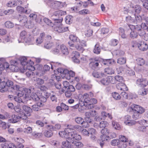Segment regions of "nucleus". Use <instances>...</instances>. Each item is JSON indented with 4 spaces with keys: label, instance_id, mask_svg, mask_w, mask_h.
I'll list each match as a JSON object with an SVG mask.
<instances>
[{
    "label": "nucleus",
    "instance_id": "nucleus-39",
    "mask_svg": "<svg viewBox=\"0 0 148 148\" xmlns=\"http://www.w3.org/2000/svg\"><path fill=\"white\" fill-rule=\"evenodd\" d=\"M130 36L132 38L134 39L136 38L138 36V34L136 30H132L130 33Z\"/></svg>",
    "mask_w": 148,
    "mask_h": 148
},
{
    "label": "nucleus",
    "instance_id": "nucleus-30",
    "mask_svg": "<svg viewBox=\"0 0 148 148\" xmlns=\"http://www.w3.org/2000/svg\"><path fill=\"white\" fill-rule=\"evenodd\" d=\"M53 20L54 22V23H53V27L57 26L58 25L62 24V23L63 21V19L62 18L59 19H55Z\"/></svg>",
    "mask_w": 148,
    "mask_h": 148
},
{
    "label": "nucleus",
    "instance_id": "nucleus-6",
    "mask_svg": "<svg viewBox=\"0 0 148 148\" xmlns=\"http://www.w3.org/2000/svg\"><path fill=\"white\" fill-rule=\"evenodd\" d=\"M54 31L58 33H63L69 30L68 27H64L62 24L58 25L53 27Z\"/></svg>",
    "mask_w": 148,
    "mask_h": 148
},
{
    "label": "nucleus",
    "instance_id": "nucleus-17",
    "mask_svg": "<svg viewBox=\"0 0 148 148\" xmlns=\"http://www.w3.org/2000/svg\"><path fill=\"white\" fill-rule=\"evenodd\" d=\"M20 120L19 116L12 115V119L8 120L9 122L10 123H15Z\"/></svg>",
    "mask_w": 148,
    "mask_h": 148
},
{
    "label": "nucleus",
    "instance_id": "nucleus-37",
    "mask_svg": "<svg viewBox=\"0 0 148 148\" xmlns=\"http://www.w3.org/2000/svg\"><path fill=\"white\" fill-rule=\"evenodd\" d=\"M117 63L120 64H123L126 63V60L125 58L121 57L118 58L117 61Z\"/></svg>",
    "mask_w": 148,
    "mask_h": 148
},
{
    "label": "nucleus",
    "instance_id": "nucleus-38",
    "mask_svg": "<svg viewBox=\"0 0 148 148\" xmlns=\"http://www.w3.org/2000/svg\"><path fill=\"white\" fill-rule=\"evenodd\" d=\"M112 124L115 129L116 130H120L121 129V126L117 122L112 120Z\"/></svg>",
    "mask_w": 148,
    "mask_h": 148
},
{
    "label": "nucleus",
    "instance_id": "nucleus-13",
    "mask_svg": "<svg viewBox=\"0 0 148 148\" xmlns=\"http://www.w3.org/2000/svg\"><path fill=\"white\" fill-rule=\"evenodd\" d=\"M86 46V44L84 43L83 45L82 44V42L79 41L78 43L75 45V47L76 50L80 52L81 53H82L84 50L83 46Z\"/></svg>",
    "mask_w": 148,
    "mask_h": 148
},
{
    "label": "nucleus",
    "instance_id": "nucleus-19",
    "mask_svg": "<svg viewBox=\"0 0 148 148\" xmlns=\"http://www.w3.org/2000/svg\"><path fill=\"white\" fill-rule=\"evenodd\" d=\"M92 75L95 77L97 78H101L104 75V73L103 72H98L95 71L92 73Z\"/></svg>",
    "mask_w": 148,
    "mask_h": 148
},
{
    "label": "nucleus",
    "instance_id": "nucleus-47",
    "mask_svg": "<svg viewBox=\"0 0 148 148\" xmlns=\"http://www.w3.org/2000/svg\"><path fill=\"white\" fill-rule=\"evenodd\" d=\"M5 27L9 28H11L14 27L13 23L9 21H6L5 23Z\"/></svg>",
    "mask_w": 148,
    "mask_h": 148
},
{
    "label": "nucleus",
    "instance_id": "nucleus-57",
    "mask_svg": "<svg viewBox=\"0 0 148 148\" xmlns=\"http://www.w3.org/2000/svg\"><path fill=\"white\" fill-rule=\"evenodd\" d=\"M27 60L26 58L24 57L23 58V60H21V64L23 66L24 70H25V69L26 66H27V64L28 63L26 61Z\"/></svg>",
    "mask_w": 148,
    "mask_h": 148
},
{
    "label": "nucleus",
    "instance_id": "nucleus-31",
    "mask_svg": "<svg viewBox=\"0 0 148 148\" xmlns=\"http://www.w3.org/2000/svg\"><path fill=\"white\" fill-rule=\"evenodd\" d=\"M48 126L49 127H51L50 129H52L53 131H56L57 130H59L61 127V125L58 123L55 124L54 126L52 125H48Z\"/></svg>",
    "mask_w": 148,
    "mask_h": 148
},
{
    "label": "nucleus",
    "instance_id": "nucleus-24",
    "mask_svg": "<svg viewBox=\"0 0 148 148\" xmlns=\"http://www.w3.org/2000/svg\"><path fill=\"white\" fill-rule=\"evenodd\" d=\"M138 33L140 36H144V39L145 40L148 41V34H146L143 30L140 29Z\"/></svg>",
    "mask_w": 148,
    "mask_h": 148
},
{
    "label": "nucleus",
    "instance_id": "nucleus-2",
    "mask_svg": "<svg viewBox=\"0 0 148 148\" xmlns=\"http://www.w3.org/2000/svg\"><path fill=\"white\" fill-rule=\"evenodd\" d=\"M100 82L101 84L106 86L110 84H114V80L113 78V76H110L101 79Z\"/></svg>",
    "mask_w": 148,
    "mask_h": 148
},
{
    "label": "nucleus",
    "instance_id": "nucleus-21",
    "mask_svg": "<svg viewBox=\"0 0 148 148\" xmlns=\"http://www.w3.org/2000/svg\"><path fill=\"white\" fill-rule=\"evenodd\" d=\"M43 106L42 103L39 102H37V104H35L32 106V110L34 111H38L39 110V108Z\"/></svg>",
    "mask_w": 148,
    "mask_h": 148
},
{
    "label": "nucleus",
    "instance_id": "nucleus-46",
    "mask_svg": "<svg viewBox=\"0 0 148 148\" xmlns=\"http://www.w3.org/2000/svg\"><path fill=\"white\" fill-rule=\"evenodd\" d=\"M17 10L21 13H25L26 14L27 13V10H25L24 8L20 6H18L16 7Z\"/></svg>",
    "mask_w": 148,
    "mask_h": 148
},
{
    "label": "nucleus",
    "instance_id": "nucleus-43",
    "mask_svg": "<svg viewBox=\"0 0 148 148\" xmlns=\"http://www.w3.org/2000/svg\"><path fill=\"white\" fill-rule=\"evenodd\" d=\"M96 112H86L85 113L86 118H90L96 115Z\"/></svg>",
    "mask_w": 148,
    "mask_h": 148
},
{
    "label": "nucleus",
    "instance_id": "nucleus-7",
    "mask_svg": "<svg viewBox=\"0 0 148 148\" xmlns=\"http://www.w3.org/2000/svg\"><path fill=\"white\" fill-rule=\"evenodd\" d=\"M136 84L141 88H145L147 85V79L142 78H138L136 80Z\"/></svg>",
    "mask_w": 148,
    "mask_h": 148
},
{
    "label": "nucleus",
    "instance_id": "nucleus-26",
    "mask_svg": "<svg viewBox=\"0 0 148 148\" xmlns=\"http://www.w3.org/2000/svg\"><path fill=\"white\" fill-rule=\"evenodd\" d=\"M42 134L41 133H38L36 132H33L31 134L32 137L34 139L39 138L41 137Z\"/></svg>",
    "mask_w": 148,
    "mask_h": 148
},
{
    "label": "nucleus",
    "instance_id": "nucleus-50",
    "mask_svg": "<svg viewBox=\"0 0 148 148\" xmlns=\"http://www.w3.org/2000/svg\"><path fill=\"white\" fill-rule=\"evenodd\" d=\"M137 64L140 66L143 65L145 63L144 60L141 58H138L136 60Z\"/></svg>",
    "mask_w": 148,
    "mask_h": 148
},
{
    "label": "nucleus",
    "instance_id": "nucleus-51",
    "mask_svg": "<svg viewBox=\"0 0 148 148\" xmlns=\"http://www.w3.org/2000/svg\"><path fill=\"white\" fill-rule=\"evenodd\" d=\"M67 127H69L70 128L71 130V131H72L74 130H79L81 128V127L78 125H75L74 126L71 125H68Z\"/></svg>",
    "mask_w": 148,
    "mask_h": 148
},
{
    "label": "nucleus",
    "instance_id": "nucleus-52",
    "mask_svg": "<svg viewBox=\"0 0 148 148\" xmlns=\"http://www.w3.org/2000/svg\"><path fill=\"white\" fill-rule=\"evenodd\" d=\"M108 125V123L106 121H102L100 122L99 127L100 128H105Z\"/></svg>",
    "mask_w": 148,
    "mask_h": 148
},
{
    "label": "nucleus",
    "instance_id": "nucleus-54",
    "mask_svg": "<svg viewBox=\"0 0 148 148\" xmlns=\"http://www.w3.org/2000/svg\"><path fill=\"white\" fill-rule=\"evenodd\" d=\"M113 78L114 80V84H116L117 82H121L123 79L122 77L119 75H116L114 77H113Z\"/></svg>",
    "mask_w": 148,
    "mask_h": 148
},
{
    "label": "nucleus",
    "instance_id": "nucleus-14",
    "mask_svg": "<svg viewBox=\"0 0 148 148\" xmlns=\"http://www.w3.org/2000/svg\"><path fill=\"white\" fill-rule=\"evenodd\" d=\"M116 87L118 90H120L127 91L128 90L126 85L122 83H120L117 84L116 85Z\"/></svg>",
    "mask_w": 148,
    "mask_h": 148
},
{
    "label": "nucleus",
    "instance_id": "nucleus-18",
    "mask_svg": "<svg viewBox=\"0 0 148 148\" xmlns=\"http://www.w3.org/2000/svg\"><path fill=\"white\" fill-rule=\"evenodd\" d=\"M71 143L70 141L68 140L66 141H63L62 143V148H71Z\"/></svg>",
    "mask_w": 148,
    "mask_h": 148
},
{
    "label": "nucleus",
    "instance_id": "nucleus-56",
    "mask_svg": "<svg viewBox=\"0 0 148 148\" xmlns=\"http://www.w3.org/2000/svg\"><path fill=\"white\" fill-rule=\"evenodd\" d=\"M9 67V65L8 63H5L4 65L0 63V71L3 70L5 68L6 69Z\"/></svg>",
    "mask_w": 148,
    "mask_h": 148
},
{
    "label": "nucleus",
    "instance_id": "nucleus-49",
    "mask_svg": "<svg viewBox=\"0 0 148 148\" xmlns=\"http://www.w3.org/2000/svg\"><path fill=\"white\" fill-rule=\"evenodd\" d=\"M78 13L81 15H85L90 14V11L87 9H83L79 11Z\"/></svg>",
    "mask_w": 148,
    "mask_h": 148
},
{
    "label": "nucleus",
    "instance_id": "nucleus-42",
    "mask_svg": "<svg viewBox=\"0 0 148 148\" xmlns=\"http://www.w3.org/2000/svg\"><path fill=\"white\" fill-rule=\"evenodd\" d=\"M75 121L76 123L78 124H81L83 125L84 123H86V122L84 121V119L80 117H78L76 118Z\"/></svg>",
    "mask_w": 148,
    "mask_h": 148
},
{
    "label": "nucleus",
    "instance_id": "nucleus-48",
    "mask_svg": "<svg viewBox=\"0 0 148 148\" xmlns=\"http://www.w3.org/2000/svg\"><path fill=\"white\" fill-rule=\"evenodd\" d=\"M138 122L142 126H144L146 127H148V121L143 119L138 121Z\"/></svg>",
    "mask_w": 148,
    "mask_h": 148
},
{
    "label": "nucleus",
    "instance_id": "nucleus-33",
    "mask_svg": "<svg viewBox=\"0 0 148 148\" xmlns=\"http://www.w3.org/2000/svg\"><path fill=\"white\" fill-rule=\"evenodd\" d=\"M119 138L120 141L128 142L129 145H131V143L129 142V140L125 136L123 135H120L119 136Z\"/></svg>",
    "mask_w": 148,
    "mask_h": 148
},
{
    "label": "nucleus",
    "instance_id": "nucleus-23",
    "mask_svg": "<svg viewBox=\"0 0 148 148\" xmlns=\"http://www.w3.org/2000/svg\"><path fill=\"white\" fill-rule=\"evenodd\" d=\"M93 52L95 53L96 54H99L100 53L101 49L99 43H97L95 45L93 50Z\"/></svg>",
    "mask_w": 148,
    "mask_h": 148
},
{
    "label": "nucleus",
    "instance_id": "nucleus-58",
    "mask_svg": "<svg viewBox=\"0 0 148 148\" xmlns=\"http://www.w3.org/2000/svg\"><path fill=\"white\" fill-rule=\"evenodd\" d=\"M73 145L75 146L76 148H78L81 147L83 146V144L80 142H77L76 141H74V143H72Z\"/></svg>",
    "mask_w": 148,
    "mask_h": 148
},
{
    "label": "nucleus",
    "instance_id": "nucleus-12",
    "mask_svg": "<svg viewBox=\"0 0 148 148\" xmlns=\"http://www.w3.org/2000/svg\"><path fill=\"white\" fill-rule=\"evenodd\" d=\"M46 128L47 129L44 132V136L47 138H50L52 136L53 134V131L52 129H50L51 127H49L47 125L46 126Z\"/></svg>",
    "mask_w": 148,
    "mask_h": 148
},
{
    "label": "nucleus",
    "instance_id": "nucleus-8",
    "mask_svg": "<svg viewBox=\"0 0 148 148\" xmlns=\"http://www.w3.org/2000/svg\"><path fill=\"white\" fill-rule=\"evenodd\" d=\"M62 71H61L60 72L63 73L65 74L64 77H66L67 79H69L71 77H73L75 75V73L72 71H69L66 69L64 70L62 69Z\"/></svg>",
    "mask_w": 148,
    "mask_h": 148
},
{
    "label": "nucleus",
    "instance_id": "nucleus-32",
    "mask_svg": "<svg viewBox=\"0 0 148 148\" xmlns=\"http://www.w3.org/2000/svg\"><path fill=\"white\" fill-rule=\"evenodd\" d=\"M83 97L84 99V101L86 103H88L90 101V99L89 95L86 93H84L83 95Z\"/></svg>",
    "mask_w": 148,
    "mask_h": 148
},
{
    "label": "nucleus",
    "instance_id": "nucleus-35",
    "mask_svg": "<svg viewBox=\"0 0 148 148\" xmlns=\"http://www.w3.org/2000/svg\"><path fill=\"white\" fill-rule=\"evenodd\" d=\"M56 42H45L44 44V47L47 49H50L52 48V49L53 46L55 44Z\"/></svg>",
    "mask_w": 148,
    "mask_h": 148
},
{
    "label": "nucleus",
    "instance_id": "nucleus-44",
    "mask_svg": "<svg viewBox=\"0 0 148 148\" xmlns=\"http://www.w3.org/2000/svg\"><path fill=\"white\" fill-rule=\"evenodd\" d=\"M128 75L132 76L135 73L134 71L129 68H126L125 73Z\"/></svg>",
    "mask_w": 148,
    "mask_h": 148
},
{
    "label": "nucleus",
    "instance_id": "nucleus-27",
    "mask_svg": "<svg viewBox=\"0 0 148 148\" xmlns=\"http://www.w3.org/2000/svg\"><path fill=\"white\" fill-rule=\"evenodd\" d=\"M143 112H134L132 118L135 119H137L140 117V115Z\"/></svg>",
    "mask_w": 148,
    "mask_h": 148
},
{
    "label": "nucleus",
    "instance_id": "nucleus-15",
    "mask_svg": "<svg viewBox=\"0 0 148 148\" xmlns=\"http://www.w3.org/2000/svg\"><path fill=\"white\" fill-rule=\"evenodd\" d=\"M61 45H60L56 42L53 46L52 51L54 54H57L59 53L60 51Z\"/></svg>",
    "mask_w": 148,
    "mask_h": 148
},
{
    "label": "nucleus",
    "instance_id": "nucleus-63",
    "mask_svg": "<svg viewBox=\"0 0 148 148\" xmlns=\"http://www.w3.org/2000/svg\"><path fill=\"white\" fill-rule=\"evenodd\" d=\"M35 69V68L34 66L28 64H27V66H26L25 70L33 71H34Z\"/></svg>",
    "mask_w": 148,
    "mask_h": 148
},
{
    "label": "nucleus",
    "instance_id": "nucleus-16",
    "mask_svg": "<svg viewBox=\"0 0 148 148\" xmlns=\"http://www.w3.org/2000/svg\"><path fill=\"white\" fill-rule=\"evenodd\" d=\"M28 95H29V97H29L30 100L32 99L36 102L39 100V97L35 93H31L30 92L28 93Z\"/></svg>",
    "mask_w": 148,
    "mask_h": 148
},
{
    "label": "nucleus",
    "instance_id": "nucleus-3",
    "mask_svg": "<svg viewBox=\"0 0 148 148\" xmlns=\"http://www.w3.org/2000/svg\"><path fill=\"white\" fill-rule=\"evenodd\" d=\"M69 134V138H70L69 139V140L71 143H73L74 141H75V140H78L81 139V136L75 131H71Z\"/></svg>",
    "mask_w": 148,
    "mask_h": 148
},
{
    "label": "nucleus",
    "instance_id": "nucleus-41",
    "mask_svg": "<svg viewBox=\"0 0 148 148\" xmlns=\"http://www.w3.org/2000/svg\"><path fill=\"white\" fill-rule=\"evenodd\" d=\"M32 129L30 127H28L25 128L23 130V132L26 134L32 133Z\"/></svg>",
    "mask_w": 148,
    "mask_h": 148
},
{
    "label": "nucleus",
    "instance_id": "nucleus-34",
    "mask_svg": "<svg viewBox=\"0 0 148 148\" xmlns=\"http://www.w3.org/2000/svg\"><path fill=\"white\" fill-rule=\"evenodd\" d=\"M69 38L73 42H78L79 41V38L75 35L71 34L69 36Z\"/></svg>",
    "mask_w": 148,
    "mask_h": 148
},
{
    "label": "nucleus",
    "instance_id": "nucleus-53",
    "mask_svg": "<svg viewBox=\"0 0 148 148\" xmlns=\"http://www.w3.org/2000/svg\"><path fill=\"white\" fill-rule=\"evenodd\" d=\"M127 142L120 141L118 147L120 148H125L127 146Z\"/></svg>",
    "mask_w": 148,
    "mask_h": 148
},
{
    "label": "nucleus",
    "instance_id": "nucleus-25",
    "mask_svg": "<svg viewBox=\"0 0 148 148\" xmlns=\"http://www.w3.org/2000/svg\"><path fill=\"white\" fill-rule=\"evenodd\" d=\"M60 51L63 54L66 55L69 53V51L67 48L63 45H61Z\"/></svg>",
    "mask_w": 148,
    "mask_h": 148
},
{
    "label": "nucleus",
    "instance_id": "nucleus-62",
    "mask_svg": "<svg viewBox=\"0 0 148 148\" xmlns=\"http://www.w3.org/2000/svg\"><path fill=\"white\" fill-rule=\"evenodd\" d=\"M17 4H16V2L14 1H11L8 2L7 4V5L8 7H14Z\"/></svg>",
    "mask_w": 148,
    "mask_h": 148
},
{
    "label": "nucleus",
    "instance_id": "nucleus-5",
    "mask_svg": "<svg viewBox=\"0 0 148 148\" xmlns=\"http://www.w3.org/2000/svg\"><path fill=\"white\" fill-rule=\"evenodd\" d=\"M21 88L19 89L20 90H18L17 95L19 97H22L23 98L28 97V93L30 92V90L26 88L22 89Z\"/></svg>",
    "mask_w": 148,
    "mask_h": 148
},
{
    "label": "nucleus",
    "instance_id": "nucleus-22",
    "mask_svg": "<svg viewBox=\"0 0 148 148\" xmlns=\"http://www.w3.org/2000/svg\"><path fill=\"white\" fill-rule=\"evenodd\" d=\"M148 92L147 88H142L139 89L138 91V94L140 95L144 96L147 94Z\"/></svg>",
    "mask_w": 148,
    "mask_h": 148
},
{
    "label": "nucleus",
    "instance_id": "nucleus-55",
    "mask_svg": "<svg viewBox=\"0 0 148 148\" xmlns=\"http://www.w3.org/2000/svg\"><path fill=\"white\" fill-rule=\"evenodd\" d=\"M112 96L116 100H118L121 98V97L119 94L116 92L112 93Z\"/></svg>",
    "mask_w": 148,
    "mask_h": 148
},
{
    "label": "nucleus",
    "instance_id": "nucleus-59",
    "mask_svg": "<svg viewBox=\"0 0 148 148\" xmlns=\"http://www.w3.org/2000/svg\"><path fill=\"white\" fill-rule=\"evenodd\" d=\"M89 134H90L91 135V136H90L91 138L94 139L95 136L93 135L95 134V130L93 128H91L89 129L88 130Z\"/></svg>",
    "mask_w": 148,
    "mask_h": 148
},
{
    "label": "nucleus",
    "instance_id": "nucleus-10",
    "mask_svg": "<svg viewBox=\"0 0 148 148\" xmlns=\"http://www.w3.org/2000/svg\"><path fill=\"white\" fill-rule=\"evenodd\" d=\"M128 110L132 111H143L144 110L143 108L140 106L134 104H132L131 107L128 108Z\"/></svg>",
    "mask_w": 148,
    "mask_h": 148
},
{
    "label": "nucleus",
    "instance_id": "nucleus-60",
    "mask_svg": "<svg viewBox=\"0 0 148 148\" xmlns=\"http://www.w3.org/2000/svg\"><path fill=\"white\" fill-rule=\"evenodd\" d=\"M120 140L117 139L113 140L111 142V145L113 146H117L118 147Z\"/></svg>",
    "mask_w": 148,
    "mask_h": 148
},
{
    "label": "nucleus",
    "instance_id": "nucleus-4",
    "mask_svg": "<svg viewBox=\"0 0 148 148\" xmlns=\"http://www.w3.org/2000/svg\"><path fill=\"white\" fill-rule=\"evenodd\" d=\"M67 128H66L64 131H60L59 133L60 136L62 137L69 140V133L71 131V130L69 127Z\"/></svg>",
    "mask_w": 148,
    "mask_h": 148
},
{
    "label": "nucleus",
    "instance_id": "nucleus-11",
    "mask_svg": "<svg viewBox=\"0 0 148 148\" xmlns=\"http://www.w3.org/2000/svg\"><path fill=\"white\" fill-rule=\"evenodd\" d=\"M138 46L140 50L145 51L148 49V45L144 41H141L138 43Z\"/></svg>",
    "mask_w": 148,
    "mask_h": 148
},
{
    "label": "nucleus",
    "instance_id": "nucleus-45",
    "mask_svg": "<svg viewBox=\"0 0 148 148\" xmlns=\"http://www.w3.org/2000/svg\"><path fill=\"white\" fill-rule=\"evenodd\" d=\"M18 20L20 22L25 24L27 21V17L25 16H20V17L18 18Z\"/></svg>",
    "mask_w": 148,
    "mask_h": 148
},
{
    "label": "nucleus",
    "instance_id": "nucleus-36",
    "mask_svg": "<svg viewBox=\"0 0 148 148\" xmlns=\"http://www.w3.org/2000/svg\"><path fill=\"white\" fill-rule=\"evenodd\" d=\"M101 115L103 119L106 118V117H108L110 119H112V118L111 114L106 112H102Z\"/></svg>",
    "mask_w": 148,
    "mask_h": 148
},
{
    "label": "nucleus",
    "instance_id": "nucleus-28",
    "mask_svg": "<svg viewBox=\"0 0 148 148\" xmlns=\"http://www.w3.org/2000/svg\"><path fill=\"white\" fill-rule=\"evenodd\" d=\"M114 60L112 59H106L103 60L102 61V63L108 66L110 65L114 62Z\"/></svg>",
    "mask_w": 148,
    "mask_h": 148
},
{
    "label": "nucleus",
    "instance_id": "nucleus-29",
    "mask_svg": "<svg viewBox=\"0 0 148 148\" xmlns=\"http://www.w3.org/2000/svg\"><path fill=\"white\" fill-rule=\"evenodd\" d=\"M104 72L105 73L108 74L112 75L114 73V70L112 68L110 67L105 68Z\"/></svg>",
    "mask_w": 148,
    "mask_h": 148
},
{
    "label": "nucleus",
    "instance_id": "nucleus-40",
    "mask_svg": "<svg viewBox=\"0 0 148 148\" xmlns=\"http://www.w3.org/2000/svg\"><path fill=\"white\" fill-rule=\"evenodd\" d=\"M73 17L72 16L68 15L65 18V21L66 23L68 24L71 23L73 21Z\"/></svg>",
    "mask_w": 148,
    "mask_h": 148
},
{
    "label": "nucleus",
    "instance_id": "nucleus-20",
    "mask_svg": "<svg viewBox=\"0 0 148 148\" xmlns=\"http://www.w3.org/2000/svg\"><path fill=\"white\" fill-rule=\"evenodd\" d=\"M66 12L62 10H58L55 11L53 13V16L59 17L60 16L66 14Z\"/></svg>",
    "mask_w": 148,
    "mask_h": 148
},
{
    "label": "nucleus",
    "instance_id": "nucleus-61",
    "mask_svg": "<svg viewBox=\"0 0 148 148\" xmlns=\"http://www.w3.org/2000/svg\"><path fill=\"white\" fill-rule=\"evenodd\" d=\"M43 20L44 22L47 25L53 27V23L51 20L46 18H44Z\"/></svg>",
    "mask_w": 148,
    "mask_h": 148
},
{
    "label": "nucleus",
    "instance_id": "nucleus-64",
    "mask_svg": "<svg viewBox=\"0 0 148 148\" xmlns=\"http://www.w3.org/2000/svg\"><path fill=\"white\" fill-rule=\"evenodd\" d=\"M20 112V114L19 115L20 117V119H22L23 120H26L27 116L26 115V113L24 112Z\"/></svg>",
    "mask_w": 148,
    "mask_h": 148
},
{
    "label": "nucleus",
    "instance_id": "nucleus-1",
    "mask_svg": "<svg viewBox=\"0 0 148 148\" xmlns=\"http://www.w3.org/2000/svg\"><path fill=\"white\" fill-rule=\"evenodd\" d=\"M89 66L92 69L95 70L99 68V60L97 58H92L89 59Z\"/></svg>",
    "mask_w": 148,
    "mask_h": 148
},
{
    "label": "nucleus",
    "instance_id": "nucleus-9",
    "mask_svg": "<svg viewBox=\"0 0 148 148\" xmlns=\"http://www.w3.org/2000/svg\"><path fill=\"white\" fill-rule=\"evenodd\" d=\"M72 59L73 61L75 63H79L80 62V59H83L82 58H80V55L78 52L74 51L72 53Z\"/></svg>",
    "mask_w": 148,
    "mask_h": 148
}]
</instances>
